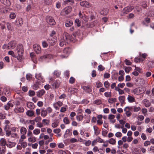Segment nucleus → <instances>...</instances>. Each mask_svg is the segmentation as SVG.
I'll return each instance as SVG.
<instances>
[{
  "mask_svg": "<svg viewBox=\"0 0 154 154\" xmlns=\"http://www.w3.org/2000/svg\"><path fill=\"white\" fill-rule=\"evenodd\" d=\"M16 51L19 57L21 58V60L22 59V56L24 53L23 47L22 45L19 44L18 45L16 48Z\"/></svg>",
  "mask_w": 154,
  "mask_h": 154,
  "instance_id": "1",
  "label": "nucleus"
},
{
  "mask_svg": "<svg viewBox=\"0 0 154 154\" xmlns=\"http://www.w3.org/2000/svg\"><path fill=\"white\" fill-rule=\"evenodd\" d=\"M71 52V49L70 48H65L63 51V54L60 55V58H66L70 53Z\"/></svg>",
  "mask_w": 154,
  "mask_h": 154,
  "instance_id": "2",
  "label": "nucleus"
},
{
  "mask_svg": "<svg viewBox=\"0 0 154 154\" xmlns=\"http://www.w3.org/2000/svg\"><path fill=\"white\" fill-rule=\"evenodd\" d=\"M27 137L29 142L34 143L36 141V138L33 136L32 132L28 130L27 134Z\"/></svg>",
  "mask_w": 154,
  "mask_h": 154,
  "instance_id": "3",
  "label": "nucleus"
},
{
  "mask_svg": "<svg viewBox=\"0 0 154 154\" xmlns=\"http://www.w3.org/2000/svg\"><path fill=\"white\" fill-rule=\"evenodd\" d=\"M134 8V6H128L125 8L122 11L121 15L123 16L124 14H127L128 12L131 11Z\"/></svg>",
  "mask_w": 154,
  "mask_h": 154,
  "instance_id": "4",
  "label": "nucleus"
},
{
  "mask_svg": "<svg viewBox=\"0 0 154 154\" xmlns=\"http://www.w3.org/2000/svg\"><path fill=\"white\" fill-rule=\"evenodd\" d=\"M53 58L52 55L50 54H45L44 55L38 58V60L40 61H42L46 59H51Z\"/></svg>",
  "mask_w": 154,
  "mask_h": 154,
  "instance_id": "5",
  "label": "nucleus"
},
{
  "mask_svg": "<svg viewBox=\"0 0 154 154\" xmlns=\"http://www.w3.org/2000/svg\"><path fill=\"white\" fill-rule=\"evenodd\" d=\"M54 108L56 110L59 109L60 107L63 105L62 102L58 100L53 103V104Z\"/></svg>",
  "mask_w": 154,
  "mask_h": 154,
  "instance_id": "6",
  "label": "nucleus"
},
{
  "mask_svg": "<svg viewBox=\"0 0 154 154\" xmlns=\"http://www.w3.org/2000/svg\"><path fill=\"white\" fill-rule=\"evenodd\" d=\"M33 49L34 51L37 54H40L41 51V48L40 46L37 44H35L33 46Z\"/></svg>",
  "mask_w": 154,
  "mask_h": 154,
  "instance_id": "7",
  "label": "nucleus"
},
{
  "mask_svg": "<svg viewBox=\"0 0 154 154\" xmlns=\"http://www.w3.org/2000/svg\"><path fill=\"white\" fill-rule=\"evenodd\" d=\"M131 110L132 109L131 106H127L125 108L124 111L127 117H129L131 115L132 113L131 112Z\"/></svg>",
  "mask_w": 154,
  "mask_h": 154,
  "instance_id": "8",
  "label": "nucleus"
},
{
  "mask_svg": "<svg viewBox=\"0 0 154 154\" xmlns=\"http://www.w3.org/2000/svg\"><path fill=\"white\" fill-rule=\"evenodd\" d=\"M47 22L50 25H53L55 24V20L51 16H48L46 17Z\"/></svg>",
  "mask_w": 154,
  "mask_h": 154,
  "instance_id": "9",
  "label": "nucleus"
},
{
  "mask_svg": "<svg viewBox=\"0 0 154 154\" xmlns=\"http://www.w3.org/2000/svg\"><path fill=\"white\" fill-rule=\"evenodd\" d=\"M9 49H13L16 46V42L12 41L8 43Z\"/></svg>",
  "mask_w": 154,
  "mask_h": 154,
  "instance_id": "10",
  "label": "nucleus"
},
{
  "mask_svg": "<svg viewBox=\"0 0 154 154\" xmlns=\"http://www.w3.org/2000/svg\"><path fill=\"white\" fill-rule=\"evenodd\" d=\"M13 105L11 101H9L6 105L4 106V108L6 110H8L10 107H13Z\"/></svg>",
  "mask_w": 154,
  "mask_h": 154,
  "instance_id": "11",
  "label": "nucleus"
},
{
  "mask_svg": "<svg viewBox=\"0 0 154 154\" xmlns=\"http://www.w3.org/2000/svg\"><path fill=\"white\" fill-rule=\"evenodd\" d=\"M48 113L46 109L44 108H42L41 109V115L43 117H45L47 116Z\"/></svg>",
  "mask_w": 154,
  "mask_h": 154,
  "instance_id": "12",
  "label": "nucleus"
},
{
  "mask_svg": "<svg viewBox=\"0 0 154 154\" xmlns=\"http://www.w3.org/2000/svg\"><path fill=\"white\" fill-rule=\"evenodd\" d=\"M8 53L9 55H11L13 57L16 58L18 60L21 61V58L19 57L18 56H17L13 51H9Z\"/></svg>",
  "mask_w": 154,
  "mask_h": 154,
  "instance_id": "13",
  "label": "nucleus"
},
{
  "mask_svg": "<svg viewBox=\"0 0 154 154\" xmlns=\"http://www.w3.org/2000/svg\"><path fill=\"white\" fill-rule=\"evenodd\" d=\"M71 8L70 7H68L63 9V12L66 15L69 14L71 11Z\"/></svg>",
  "mask_w": 154,
  "mask_h": 154,
  "instance_id": "14",
  "label": "nucleus"
},
{
  "mask_svg": "<svg viewBox=\"0 0 154 154\" xmlns=\"http://www.w3.org/2000/svg\"><path fill=\"white\" fill-rule=\"evenodd\" d=\"M23 20L22 18H19L16 22V24L17 26H21L23 24Z\"/></svg>",
  "mask_w": 154,
  "mask_h": 154,
  "instance_id": "15",
  "label": "nucleus"
},
{
  "mask_svg": "<svg viewBox=\"0 0 154 154\" xmlns=\"http://www.w3.org/2000/svg\"><path fill=\"white\" fill-rule=\"evenodd\" d=\"M18 143L21 145V147L23 148H25L27 146V143L26 142L22 140H19Z\"/></svg>",
  "mask_w": 154,
  "mask_h": 154,
  "instance_id": "16",
  "label": "nucleus"
},
{
  "mask_svg": "<svg viewBox=\"0 0 154 154\" xmlns=\"http://www.w3.org/2000/svg\"><path fill=\"white\" fill-rule=\"evenodd\" d=\"M80 4L81 6L82 7L87 8H88L90 7L89 3L87 2L82 1L80 2Z\"/></svg>",
  "mask_w": 154,
  "mask_h": 154,
  "instance_id": "17",
  "label": "nucleus"
},
{
  "mask_svg": "<svg viewBox=\"0 0 154 154\" xmlns=\"http://www.w3.org/2000/svg\"><path fill=\"white\" fill-rule=\"evenodd\" d=\"M26 114L28 116L32 117L34 115V112L33 111L29 110L26 112Z\"/></svg>",
  "mask_w": 154,
  "mask_h": 154,
  "instance_id": "18",
  "label": "nucleus"
},
{
  "mask_svg": "<svg viewBox=\"0 0 154 154\" xmlns=\"http://www.w3.org/2000/svg\"><path fill=\"white\" fill-rule=\"evenodd\" d=\"M6 144V139L2 138L0 139V146H5Z\"/></svg>",
  "mask_w": 154,
  "mask_h": 154,
  "instance_id": "19",
  "label": "nucleus"
},
{
  "mask_svg": "<svg viewBox=\"0 0 154 154\" xmlns=\"http://www.w3.org/2000/svg\"><path fill=\"white\" fill-rule=\"evenodd\" d=\"M45 91L43 89H42L36 92L37 96L38 97H40L42 96L45 93Z\"/></svg>",
  "mask_w": 154,
  "mask_h": 154,
  "instance_id": "20",
  "label": "nucleus"
},
{
  "mask_svg": "<svg viewBox=\"0 0 154 154\" xmlns=\"http://www.w3.org/2000/svg\"><path fill=\"white\" fill-rule=\"evenodd\" d=\"M35 78L38 80L41 81L43 82L44 81L42 77V76L41 73H36L35 75Z\"/></svg>",
  "mask_w": 154,
  "mask_h": 154,
  "instance_id": "21",
  "label": "nucleus"
},
{
  "mask_svg": "<svg viewBox=\"0 0 154 154\" xmlns=\"http://www.w3.org/2000/svg\"><path fill=\"white\" fill-rule=\"evenodd\" d=\"M127 100L130 103H133L135 102L134 98L132 96L128 95L127 97Z\"/></svg>",
  "mask_w": 154,
  "mask_h": 154,
  "instance_id": "22",
  "label": "nucleus"
},
{
  "mask_svg": "<svg viewBox=\"0 0 154 154\" xmlns=\"http://www.w3.org/2000/svg\"><path fill=\"white\" fill-rule=\"evenodd\" d=\"M63 40L66 41L69 40V34L67 33H64L63 35Z\"/></svg>",
  "mask_w": 154,
  "mask_h": 154,
  "instance_id": "23",
  "label": "nucleus"
},
{
  "mask_svg": "<svg viewBox=\"0 0 154 154\" xmlns=\"http://www.w3.org/2000/svg\"><path fill=\"white\" fill-rule=\"evenodd\" d=\"M143 103L145 106L146 107H148L150 106V102L148 100L146 99H144L143 101Z\"/></svg>",
  "mask_w": 154,
  "mask_h": 154,
  "instance_id": "24",
  "label": "nucleus"
},
{
  "mask_svg": "<svg viewBox=\"0 0 154 154\" xmlns=\"http://www.w3.org/2000/svg\"><path fill=\"white\" fill-rule=\"evenodd\" d=\"M93 128L94 131V133L96 135H98L100 133V130L98 128L96 125L93 126Z\"/></svg>",
  "mask_w": 154,
  "mask_h": 154,
  "instance_id": "25",
  "label": "nucleus"
},
{
  "mask_svg": "<svg viewBox=\"0 0 154 154\" xmlns=\"http://www.w3.org/2000/svg\"><path fill=\"white\" fill-rule=\"evenodd\" d=\"M16 143L15 142H12L10 141H8V143L7 144V146L9 148H12L14 146Z\"/></svg>",
  "mask_w": 154,
  "mask_h": 154,
  "instance_id": "26",
  "label": "nucleus"
},
{
  "mask_svg": "<svg viewBox=\"0 0 154 154\" xmlns=\"http://www.w3.org/2000/svg\"><path fill=\"white\" fill-rule=\"evenodd\" d=\"M132 110H133L134 112H137L140 110L141 109L140 107H137L134 106H131Z\"/></svg>",
  "mask_w": 154,
  "mask_h": 154,
  "instance_id": "27",
  "label": "nucleus"
},
{
  "mask_svg": "<svg viewBox=\"0 0 154 154\" xmlns=\"http://www.w3.org/2000/svg\"><path fill=\"white\" fill-rule=\"evenodd\" d=\"M59 124V120H56L54 122L51 124V126L53 128L57 127Z\"/></svg>",
  "mask_w": 154,
  "mask_h": 154,
  "instance_id": "28",
  "label": "nucleus"
},
{
  "mask_svg": "<svg viewBox=\"0 0 154 154\" xmlns=\"http://www.w3.org/2000/svg\"><path fill=\"white\" fill-rule=\"evenodd\" d=\"M14 111L16 112H23L24 111V109L22 107H17L14 109Z\"/></svg>",
  "mask_w": 154,
  "mask_h": 154,
  "instance_id": "29",
  "label": "nucleus"
},
{
  "mask_svg": "<svg viewBox=\"0 0 154 154\" xmlns=\"http://www.w3.org/2000/svg\"><path fill=\"white\" fill-rule=\"evenodd\" d=\"M141 91V90L139 88H136L133 90V92L135 94H139L142 93Z\"/></svg>",
  "mask_w": 154,
  "mask_h": 154,
  "instance_id": "30",
  "label": "nucleus"
},
{
  "mask_svg": "<svg viewBox=\"0 0 154 154\" xmlns=\"http://www.w3.org/2000/svg\"><path fill=\"white\" fill-rule=\"evenodd\" d=\"M60 82L59 81H55L53 84H52V85L55 87V88H58L60 85Z\"/></svg>",
  "mask_w": 154,
  "mask_h": 154,
  "instance_id": "31",
  "label": "nucleus"
},
{
  "mask_svg": "<svg viewBox=\"0 0 154 154\" xmlns=\"http://www.w3.org/2000/svg\"><path fill=\"white\" fill-rule=\"evenodd\" d=\"M115 91H118L119 94H124V90L120 89L119 87H115Z\"/></svg>",
  "mask_w": 154,
  "mask_h": 154,
  "instance_id": "32",
  "label": "nucleus"
},
{
  "mask_svg": "<svg viewBox=\"0 0 154 154\" xmlns=\"http://www.w3.org/2000/svg\"><path fill=\"white\" fill-rule=\"evenodd\" d=\"M72 22L71 20H67L65 23L66 27H69L72 26Z\"/></svg>",
  "mask_w": 154,
  "mask_h": 154,
  "instance_id": "33",
  "label": "nucleus"
},
{
  "mask_svg": "<svg viewBox=\"0 0 154 154\" xmlns=\"http://www.w3.org/2000/svg\"><path fill=\"white\" fill-rule=\"evenodd\" d=\"M116 100L117 99L115 98H110L108 99V102L112 104L116 102Z\"/></svg>",
  "mask_w": 154,
  "mask_h": 154,
  "instance_id": "34",
  "label": "nucleus"
},
{
  "mask_svg": "<svg viewBox=\"0 0 154 154\" xmlns=\"http://www.w3.org/2000/svg\"><path fill=\"white\" fill-rule=\"evenodd\" d=\"M41 83V82L39 81L36 82L35 84H34L33 86V88L35 90H37L38 88V85Z\"/></svg>",
  "mask_w": 154,
  "mask_h": 154,
  "instance_id": "35",
  "label": "nucleus"
},
{
  "mask_svg": "<svg viewBox=\"0 0 154 154\" xmlns=\"http://www.w3.org/2000/svg\"><path fill=\"white\" fill-rule=\"evenodd\" d=\"M27 132L26 128L23 127H22L20 129V132L21 134H26Z\"/></svg>",
  "mask_w": 154,
  "mask_h": 154,
  "instance_id": "36",
  "label": "nucleus"
},
{
  "mask_svg": "<svg viewBox=\"0 0 154 154\" xmlns=\"http://www.w3.org/2000/svg\"><path fill=\"white\" fill-rule=\"evenodd\" d=\"M34 104L31 102H28L27 103V106L30 109H32L34 108Z\"/></svg>",
  "mask_w": 154,
  "mask_h": 154,
  "instance_id": "37",
  "label": "nucleus"
},
{
  "mask_svg": "<svg viewBox=\"0 0 154 154\" xmlns=\"http://www.w3.org/2000/svg\"><path fill=\"white\" fill-rule=\"evenodd\" d=\"M119 101L122 103L124 102L125 99V97L124 96H121L119 97Z\"/></svg>",
  "mask_w": 154,
  "mask_h": 154,
  "instance_id": "38",
  "label": "nucleus"
},
{
  "mask_svg": "<svg viewBox=\"0 0 154 154\" xmlns=\"http://www.w3.org/2000/svg\"><path fill=\"white\" fill-rule=\"evenodd\" d=\"M40 130L39 129H36L33 130V133L35 135H38L40 134Z\"/></svg>",
  "mask_w": 154,
  "mask_h": 154,
  "instance_id": "39",
  "label": "nucleus"
},
{
  "mask_svg": "<svg viewBox=\"0 0 154 154\" xmlns=\"http://www.w3.org/2000/svg\"><path fill=\"white\" fill-rule=\"evenodd\" d=\"M109 142V143L112 145H114L116 143V141L115 139L113 138H111L109 140L107 141Z\"/></svg>",
  "mask_w": 154,
  "mask_h": 154,
  "instance_id": "40",
  "label": "nucleus"
},
{
  "mask_svg": "<svg viewBox=\"0 0 154 154\" xmlns=\"http://www.w3.org/2000/svg\"><path fill=\"white\" fill-rule=\"evenodd\" d=\"M83 116L82 115L76 116V120L78 121H82L83 120Z\"/></svg>",
  "mask_w": 154,
  "mask_h": 154,
  "instance_id": "41",
  "label": "nucleus"
},
{
  "mask_svg": "<svg viewBox=\"0 0 154 154\" xmlns=\"http://www.w3.org/2000/svg\"><path fill=\"white\" fill-rule=\"evenodd\" d=\"M74 0H65L64 1V4H67L68 3L72 4L74 3Z\"/></svg>",
  "mask_w": 154,
  "mask_h": 154,
  "instance_id": "42",
  "label": "nucleus"
},
{
  "mask_svg": "<svg viewBox=\"0 0 154 154\" xmlns=\"http://www.w3.org/2000/svg\"><path fill=\"white\" fill-rule=\"evenodd\" d=\"M102 102V101L101 100L97 99L94 101L93 103L97 105H98L101 104Z\"/></svg>",
  "mask_w": 154,
  "mask_h": 154,
  "instance_id": "43",
  "label": "nucleus"
},
{
  "mask_svg": "<svg viewBox=\"0 0 154 154\" xmlns=\"http://www.w3.org/2000/svg\"><path fill=\"white\" fill-rule=\"evenodd\" d=\"M7 27L9 31H11L12 30V28L10 23L8 22L6 23Z\"/></svg>",
  "mask_w": 154,
  "mask_h": 154,
  "instance_id": "44",
  "label": "nucleus"
},
{
  "mask_svg": "<svg viewBox=\"0 0 154 154\" xmlns=\"http://www.w3.org/2000/svg\"><path fill=\"white\" fill-rule=\"evenodd\" d=\"M64 122L66 124H68L69 123V121L67 117H65L63 119Z\"/></svg>",
  "mask_w": 154,
  "mask_h": 154,
  "instance_id": "45",
  "label": "nucleus"
},
{
  "mask_svg": "<svg viewBox=\"0 0 154 154\" xmlns=\"http://www.w3.org/2000/svg\"><path fill=\"white\" fill-rule=\"evenodd\" d=\"M10 121L8 120H5L4 124H5V128H4V130H5V129H7V127L8 126V124L10 123Z\"/></svg>",
  "mask_w": 154,
  "mask_h": 154,
  "instance_id": "46",
  "label": "nucleus"
},
{
  "mask_svg": "<svg viewBox=\"0 0 154 154\" xmlns=\"http://www.w3.org/2000/svg\"><path fill=\"white\" fill-rule=\"evenodd\" d=\"M42 122L44 125H48L49 123V120L46 119H43L42 120Z\"/></svg>",
  "mask_w": 154,
  "mask_h": 154,
  "instance_id": "47",
  "label": "nucleus"
},
{
  "mask_svg": "<svg viewBox=\"0 0 154 154\" xmlns=\"http://www.w3.org/2000/svg\"><path fill=\"white\" fill-rule=\"evenodd\" d=\"M52 0H44L45 4L47 5H50L52 3Z\"/></svg>",
  "mask_w": 154,
  "mask_h": 154,
  "instance_id": "48",
  "label": "nucleus"
},
{
  "mask_svg": "<svg viewBox=\"0 0 154 154\" xmlns=\"http://www.w3.org/2000/svg\"><path fill=\"white\" fill-rule=\"evenodd\" d=\"M1 2L4 5H8L9 4V0H1Z\"/></svg>",
  "mask_w": 154,
  "mask_h": 154,
  "instance_id": "49",
  "label": "nucleus"
},
{
  "mask_svg": "<svg viewBox=\"0 0 154 154\" xmlns=\"http://www.w3.org/2000/svg\"><path fill=\"white\" fill-rule=\"evenodd\" d=\"M11 19H14L16 17V15L14 13L11 12L9 15Z\"/></svg>",
  "mask_w": 154,
  "mask_h": 154,
  "instance_id": "50",
  "label": "nucleus"
},
{
  "mask_svg": "<svg viewBox=\"0 0 154 154\" xmlns=\"http://www.w3.org/2000/svg\"><path fill=\"white\" fill-rule=\"evenodd\" d=\"M104 95L106 97H110L111 96V92H106L104 93Z\"/></svg>",
  "mask_w": 154,
  "mask_h": 154,
  "instance_id": "51",
  "label": "nucleus"
},
{
  "mask_svg": "<svg viewBox=\"0 0 154 154\" xmlns=\"http://www.w3.org/2000/svg\"><path fill=\"white\" fill-rule=\"evenodd\" d=\"M98 69L100 71H102L105 68L102 65H100L98 66Z\"/></svg>",
  "mask_w": 154,
  "mask_h": 154,
  "instance_id": "52",
  "label": "nucleus"
},
{
  "mask_svg": "<svg viewBox=\"0 0 154 154\" xmlns=\"http://www.w3.org/2000/svg\"><path fill=\"white\" fill-rule=\"evenodd\" d=\"M46 110L47 111V113H51L53 111L52 109L50 107H48L47 108Z\"/></svg>",
  "mask_w": 154,
  "mask_h": 154,
  "instance_id": "53",
  "label": "nucleus"
},
{
  "mask_svg": "<svg viewBox=\"0 0 154 154\" xmlns=\"http://www.w3.org/2000/svg\"><path fill=\"white\" fill-rule=\"evenodd\" d=\"M96 140H97V142L99 143H105V141H104L103 139H101L99 137H98Z\"/></svg>",
  "mask_w": 154,
  "mask_h": 154,
  "instance_id": "54",
  "label": "nucleus"
},
{
  "mask_svg": "<svg viewBox=\"0 0 154 154\" xmlns=\"http://www.w3.org/2000/svg\"><path fill=\"white\" fill-rule=\"evenodd\" d=\"M56 39H55L54 40H53L51 39V40H50V39H49L48 40V43L49 44V45L50 46H52L54 45Z\"/></svg>",
  "mask_w": 154,
  "mask_h": 154,
  "instance_id": "55",
  "label": "nucleus"
},
{
  "mask_svg": "<svg viewBox=\"0 0 154 154\" xmlns=\"http://www.w3.org/2000/svg\"><path fill=\"white\" fill-rule=\"evenodd\" d=\"M104 85L106 88H108L109 87L110 84L108 81H106L104 82Z\"/></svg>",
  "mask_w": 154,
  "mask_h": 154,
  "instance_id": "56",
  "label": "nucleus"
},
{
  "mask_svg": "<svg viewBox=\"0 0 154 154\" xmlns=\"http://www.w3.org/2000/svg\"><path fill=\"white\" fill-rule=\"evenodd\" d=\"M54 75L56 77H58L60 76V72L57 71H55L54 72Z\"/></svg>",
  "mask_w": 154,
  "mask_h": 154,
  "instance_id": "57",
  "label": "nucleus"
},
{
  "mask_svg": "<svg viewBox=\"0 0 154 154\" xmlns=\"http://www.w3.org/2000/svg\"><path fill=\"white\" fill-rule=\"evenodd\" d=\"M41 120V118L40 116H37L34 119V121L37 122H39Z\"/></svg>",
  "mask_w": 154,
  "mask_h": 154,
  "instance_id": "58",
  "label": "nucleus"
},
{
  "mask_svg": "<svg viewBox=\"0 0 154 154\" xmlns=\"http://www.w3.org/2000/svg\"><path fill=\"white\" fill-rule=\"evenodd\" d=\"M35 93V92L32 90H29V95L31 97L34 96Z\"/></svg>",
  "mask_w": 154,
  "mask_h": 154,
  "instance_id": "59",
  "label": "nucleus"
},
{
  "mask_svg": "<svg viewBox=\"0 0 154 154\" xmlns=\"http://www.w3.org/2000/svg\"><path fill=\"white\" fill-rule=\"evenodd\" d=\"M67 106H66L65 107H62L61 108L60 110V112H65L66 110Z\"/></svg>",
  "mask_w": 154,
  "mask_h": 154,
  "instance_id": "60",
  "label": "nucleus"
},
{
  "mask_svg": "<svg viewBox=\"0 0 154 154\" xmlns=\"http://www.w3.org/2000/svg\"><path fill=\"white\" fill-rule=\"evenodd\" d=\"M5 148L2 147H0V154H4L5 152Z\"/></svg>",
  "mask_w": 154,
  "mask_h": 154,
  "instance_id": "61",
  "label": "nucleus"
},
{
  "mask_svg": "<svg viewBox=\"0 0 154 154\" xmlns=\"http://www.w3.org/2000/svg\"><path fill=\"white\" fill-rule=\"evenodd\" d=\"M53 131L54 133L58 134L61 131V130L60 128H56L54 129L53 130Z\"/></svg>",
  "mask_w": 154,
  "mask_h": 154,
  "instance_id": "62",
  "label": "nucleus"
},
{
  "mask_svg": "<svg viewBox=\"0 0 154 154\" xmlns=\"http://www.w3.org/2000/svg\"><path fill=\"white\" fill-rule=\"evenodd\" d=\"M131 68L129 66H128L127 67H126L125 68V72L126 73H128L131 70Z\"/></svg>",
  "mask_w": 154,
  "mask_h": 154,
  "instance_id": "63",
  "label": "nucleus"
},
{
  "mask_svg": "<svg viewBox=\"0 0 154 154\" xmlns=\"http://www.w3.org/2000/svg\"><path fill=\"white\" fill-rule=\"evenodd\" d=\"M75 23L78 26H80V21H79V19H76L75 20Z\"/></svg>",
  "mask_w": 154,
  "mask_h": 154,
  "instance_id": "64",
  "label": "nucleus"
}]
</instances>
